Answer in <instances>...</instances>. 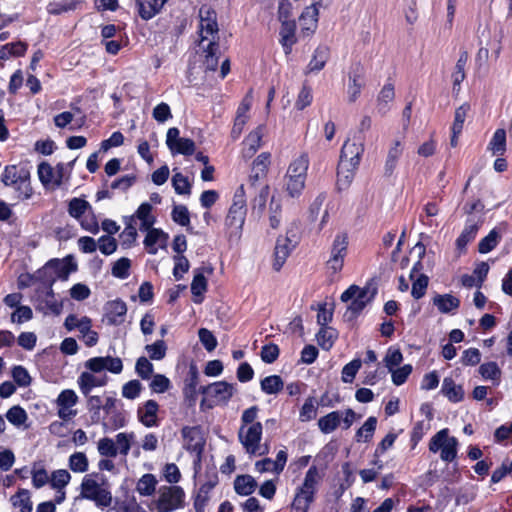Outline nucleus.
<instances>
[{"label": "nucleus", "mask_w": 512, "mask_h": 512, "mask_svg": "<svg viewBox=\"0 0 512 512\" xmlns=\"http://www.w3.org/2000/svg\"><path fill=\"white\" fill-rule=\"evenodd\" d=\"M247 200L244 185L234 192L232 204L225 217V228L230 238H240L247 215Z\"/></svg>", "instance_id": "1"}, {"label": "nucleus", "mask_w": 512, "mask_h": 512, "mask_svg": "<svg viewBox=\"0 0 512 512\" xmlns=\"http://www.w3.org/2000/svg\"><path fill=\"white\" fill-rule=\"evenodd\" d=\"M319 473L315 465H312L306 472L304 481L296 491L292 501V508L296 511L308 512L311 504L315 501Z\"/></svg>", "instance_id": "2"}, {"label": "nucleus", "mask_w": 512, "mask_h": 512, "mask_svg": "<svg viewBox=\"0 0 512 512\" xmlns=\"http://www.w3.org/2000/svg\"><path fill=\"white\" fill-rule=\"evenodd\" d=\"M458 440L449 436V429L438 431L429 441V450L436 453L440 450V458L445 462H453L457 458Z\"/></svg>", "instance_id": "3"}, {"label": "nucleus", "mask_w": 512, "mask_h": 512, "mask_svg": "<svg viewBox=\"0 0 512 512\" xmlns=\"http://www.w3.org/2000/svg\"><path fill=\"white\" fill-rule=\"evenodd\" d=\"M348 234L341 232L336 234L330 249V257L325 266L330 277L340 273L344 267L345 258L348 254Z\"/></svg>", "instance_id": "4"}, {"label": "nucleus", "mask_w": 512, "mask_h": 512, "mask_svg": "<svg viewBox=\"0 0 512 512\" xmlns=\"http://www.w3.org/2000/svg\"><path fill=\"white\" fill-rule=\"evenodd\" d=\"M177 127H171L167 131L166 145L173 154L191 156L195 153V142L190 138H181Z\"/></svg>", "instance_id": "5"}, {"label": "nucleus", "mask_w": 512, "mask_h": 512, "mask_svg": "<svg viewBox=\"0 0 512 512\" xmlns=\"http://www.w3.org/2000/svg\"><path fill=\"white\" fill-rule=\"evenodd\" d=\"M181 434L185 440V449L190 453H195L197 460H201V456L205 447V438L203 436L202 427L197 426H184L181 429Z\"/></svg>", "instance_id": "6"}, {"label": "nucleus", "mask_w": 512, "mask_h": 512, "mask_svg": "<svg viewBox=\"0 0 512 512\" xmlns=\"http://www.w3.org/2000/svg\"><path fill=\"white\" fill-rule=\"evenodd\" d=\"M185 493L180 486H170L157 500L158 512H171L183 506Z\"/></svg>", "instance_id": "7"}, {"label": "nucleus", "mask_w": 512, "mask_h": 512, "mask_svg": "<svg viewBox=\"0 0 512 512\" xmlns=\"http://www.w3.org/2000/svg\"><path fill=\"white\" fill-rule=\"evenodd\" d=\"M205 477L207 480L201 484L193 497V506L196 512H205V508L210 501V493L219 482L218 473L215 470L207 471Z\"/></svg>", "instance_id": "8"}, {"label": "nucleus", "mask_w": 512, "mask_h": 512, "mask_svg": "<svg viewBox=\"0 0 512 512\" xmlns=\"http://www.w3.org/2000/svg\"><path fill=\"white\" fill-rule=\"evenodd\" d=\"M244 429L245 428L243 426L239 429V441L247 453L254 455L260 448L263 431L262 424L260 422H256L250 425L245 432Z\"/></svg>", "instance_id": "9"}, {"label": "nucleus", "mask_w": 512, "mask_h": 512, "mask_svg": "<svg viewBox=\"0 0 512 512\" xmlns=\"http://www.w3.org/2000/svg\"><path fill=\"white\" fill-rule=\"evenodd\" d=\"M292 232V230H287L286 236H279L276 240L274 249V261L272 266L273 269L277 272L281 270L291 251L297 244L296 241L293 242L290 238V234Z\"/></svg>", "instance_id": "10"}, {"label": "nucleus", "mask_w": 512, "mask_h": 512, "mask_svg": "<svg viewBox=\"0 0 512 512\" xmlns=\"http://www.w3.org/2000/svg\"><path fill=\"white\" fill-rule=\"evenodd\" d=\"M199 384V372L195 365H191L184 380L182 389L185 403L192 407L196 404L198 398L197 386Z\"/></svg>", "instance_id": "11"}, {"label": "nucleus", "mask_w": 512, "mask_h": 512, "mask_svg": "<svg viewBox=\"0 0 512 512\" xmlns=\"http://www.w3.org/2000/svg\"><path fill=\"white\" fill-rule=\"evenodd\" d=\"M480 225L481 223L476 222L473 218L466 219L464 229L455 241L456 249L460 255L467 252V245L476 238Z\"/></svg>", "instance_id": "12"}, {"label": "nucleus", "mask_w": 512, "mask_h": 512, "mask_svg": "<svg viewBox=\"0 0 512 512\" xmlns=\"http://www.w3.org/2000/svg\"><path fill=\"white\" fill-rule=\"evenodd\" d=\"M126 313L127 305L120 298L108 301L105 305V318L109 325L118 326L124 323Z\"/></svg>", "instance_id": "13"}, {"label": "nucleus", "mask_w": 512, "mask_h": 512, "mask_svg": "<svg viewBox=\"0 0 512 512\" xmlns=\"http://www.w3.org/2000/svg\"><path fill=\"white\" fill-rule=\"evenodd\" d=\"M296 21H283L281 22L279 31V43L281 44L285 55H290L293 51V46L297 43L296 36Z\"/></svg>", "instance_id": "14"}, {"label": "nucleus", "mask_w": 512, "mask_h": 512, "mask_svg": "<svg viewBox=\"0 0 512 512\" xmlns=\"http://www.w3.org/2000/svg\"><path fill=\"white\" fill-rule=\"evenodd\" d=\"M263 131L264 126L259 125L245 137L242 143V157L245 160L251 159L261 147Z\"/></svg>", "instance_id": "15"}, {"label": "nucleus", "mask_w": 512, "mask_h": 512, "mask_svg": "<svg viewBox=\"0 0 512 512\" xmlns=\"http://www.w3.org/2000/svg\"><path fill=\"white\" fill-rule=\"evenodd\" d=\"M363 152L364 147L361 143L357 144L346 140L341 148L339 163H343L344 161L346 164H352L353 167H358Z\"/></svg>", "instance_id": "16"}, {"label": "nucleus", "mask_w": 512, "mask_h": 512, "mask_svg": "<svg viewBox=\"0 0 512 512\" xmlns=\"http://www.w3.org/2000/svg\"><path fill=\"white\" fill-rule=\"evenodd\" d=\"M301 34L310 37L314 34L318 23V8L316 5L306 7L299 17Z\"/></svg>", "instance_id": "17"}, {"label": "nucleus", "mask_w": 512, "mask_h": 512, "mask_svg": "<svg viewBox=\"0 0 512 512\" xmlns=\"http://www.w3.org/2000/svg\"><path fill=\"white\" fill-rule=\"evenodd\" d=\"M199 28L201 42L208 39L209 36L212 37L211 40H219L217 15L214 10H207L206 16L201 17Z\"/></svg>", "instance_id": "18"}, {"label": "nucleus", "mask_w": 512, "mask_h": 512, "mask_svg": "<svg viewBox=\"0 0 512 512\" xmlns=\"http://www.w3.org/2000/svg\"><path fill=\"white\" fill-rule=\"evenodd\" d=\"M330 58V49L326 45H319L315 48L312 57L306 67L305 74L317 73L324 69Z\"/></svg>", "instance_id": "19"}, {"label": "nucleus", "mask_w": 512, "mask_h": 512, "mask_svg": "<svg viewBox=\"0 0 512 512\" xmlns=\"http://www.w3.org/2000/svg\"><path fill=\"white\" fill-rule=\"evenodd\" d=\"M167 1L168 0H135V6L140 18L148 21L160 13Z\"/></svg>", "instance_id": "20"}, {"label": "nucleus", "mask_w": 512, "mask_h": 512, "mask_svg": "<svg viewBox=\"0 0 512 512\" xmlns=\"http://www.w3.org/2000/svg\"><path fill=\"white\" fill-rule=\"evenodd\" d=\"M147 234L144 238V246L147 252L151 255H155L158 252V247H156L157 243H160V247H166V243L168 240V234L159 228H153L146 230Z\"/></svg>", "instance_id": "21"}, {"label": "nucleus", "mask_w": 512, "mask_h": 512, "mask_svg": "<svg viewBox=\"0 0 512 512\" xmlns=\"http://www.w3.org/2000/svg\"><path fill=\"white\" fill-rule=\"evenodd\" d=\"M159 405L155 400H147L137 409L138 420L146 427L157 426V412Z\"/></svg>", "instance_id": "22"}, {"label": "nucleus", "mask_w": 512, "mask_h": 512, "mask_svg": "<svg viewBox=\"0 0 512 512\" xmlns=\"http://www.w3.org/2000/svg\"><path fill=\"white\" fill-rule=\"evenodd\" d=\"M358 167H353L352 164L338 163L337 166V181H336V189L338 192H342L347 190L352 184L355 172Z\"/></svg>", "instance_id": "23"}, {"label": "nucleus", "mask_w": 512, "mask_h": 512, "mask_svg": "<svg viewBox=\"0 0 512 512\" xmlns=\"http://www.w3.org/2000/svg\"><path fill=\"white\" fill-rule=\"evenodd\" d=\"M49 266L53 270L54 276L57 279L67 280L70 273L77 270V264L71 257H66L63 261L55 258L48 261Z\"/></svg>", "instance_id": "24"}, {"label": "nucleus", "mask_w": 512, "mask_h": 512, "mask_svg": "<svg viewBox=\"0 0 512 512\" xmlns=\"http://www.w3.org/2000/svg\"><path fill=\"white\" fill-rule=\"evenodd\" d=\"M432 303L442 314L454 313L460 307V299L452 294H436Z\"/></svg>", "instance_id": "25"}, {"label": "nucleus", "mask_w": 512, "mask_h": 512, "mask_svg": "<svg viewBox=\"0 0 512 512\" xmlns=\"http://www.w3.org/2000/svg\"><path fill=\"white\" fill-rule=\"evenodd\" d=\"M107 381L108 378L106 375L96 377L90 372H82L78 378L79 388L84 396H88L95 387L105 386Z\"/></svg>", "instance_id": "26"}, {"label": "nucleus", "mask_w": 512, "mask_h": 512, "mask_svg": "<svg viewBox=\"0 0 512 512\" xmlns=\"http://www.w3.org/2000/svg\"><path fill=\"white\" fill-rule=\"evenodd\" d=\"M235 387L226 381H217L212 384L211 396L217 400V404L227 405L233 397Z\"/></svg>", "instance_id": "27"}, {"label": "nucleus", "mask_w": 512, "mask_h": 512, "mask_svg": "<svg viewBox=\"0 0 512 512\" xmlns=\"http://www.w3.org/2000/svg\"><path fill=\"white\" fill-rule=\"evenodd\" d=\"M208 282L203 273V269H197L195 271L192 283L191 293L193 295V302L200 304L204 300V293L207 291Z\"/></svg>", "instance_id": "28"}, {"label": "nucleus", "mask_w": 512, "mask_h": 512, "mask_svg": "<svg viewBox=\"0 0 512 512\" xmlns=\"http://www.w3.org/2000/svg\"><path fill=\"white\" fill-rule=\"evenodd\" d=\"M441 393L452 403H458L464 399L463 387L457 385L451 377L444 378Z\"/></svg>", "instance_id": "29"}, {"label": "nucleus", "mask_w": 512, "mask_h": 512, "mask_svg": "<svg viewBox=\"0 0 512 512\" xmlns=\"http://www.w3.org/2000/svg\"><path fill=\"white\" fill-rule=\"evenodd\" d=\"M469 59V54L466 50H461L459 54V58L454 67V71L452 72L451 78L453 82V91L460 90V85L466 78L465 67L467 65Z\"/></svg>", "instance_id": "30"}, {"label": "nucleus", "mask_w": 512, "mask_h": 512, "mask_svg": "<svg viewBox=\"0 0 512 512\" xmlns=\"http://www.w3.org/2000/svg\"><path fill=\"white\" fill-rule=\"evenodd\" d=\"M30 178L31 175L29 173L25 175V177H20L18 181L8 185L14 189L16 193V199L18 201L23 202L32 198L34 190L31 186Z\"/></svg>", "instance_id": "31"}, {"label": "nucleus", "mask_w": 512, "mask_h": 512, "mask_svg": "<svg viewBox=\"0 0 512 512\" xmlns=\"http://www.w3.org/2000/svg\"><path fill=\"white\" fill-rule=\"evenodd\" d=\"M219 41L210 40L204 49L205 57L203 66L206 71H216L219 64Z\"/></svg>", "instance_id": "32"}, {"label": "nucleus", "mask_w": 512, "mask_h": 512, "mask_svg": "<svg viewBox=\"0 0 512 512\" xmlns=\"http://www.w3.org/2000/svg\"><path fill=\"white\" fill-rule=\"evenodd\" d=\"M257 488V482L251 475H237L234 480V490L240 496H249Z\"/></svg>", "instance_id": "33"}, {"label": "nucleus", "mask_w": 512, "mask_h": 512, "mask_svg": "<svg viewBox=\"0 0 512 512\" xmlns=\"http://www.w3.org/2000/svg\"><path fill=\"white\" fill-rule=\"evenodd\" d=\"M153 207L148 202L139 205L135 217L140 220V230H148L156 223V216L152 214Z\"/></svg>", "instance_id": "34"}, {"label": "nucleus", "mask_w": 512, "mask_h": 512, "mask_svg": "<svg viewBox=\"0 0 512 512\" xmlns=\"http://www.w3.org/2000/svg\"><path fill=\"white\" fill-rule=\"evenodd\" d=\"M403 153V146L401 141L395 140L393 145L390 147L385 166H384V173L386 176H391L398 164V160L400 159L401 155Z\"/></svg>", "instance_id": "35"}, {"label": "nucleus", "mask_w": 512, "mask_h": 512, "mask_svg": "<svg viewBox=\"0 0 512 512\" xmlns=\"http://www.w3.org/2000/svg\"><path fill=\"white\" fill-rule=\"evenodd\" d=\"M342 421V412L332 411L318 420V427L324 434H330L338 428Z\"/></svg>", "instance_id": "36"}, {"label": "nucleus", "mask_w": 512, "mask_h": 512, "mask_svg": "<svg viewBox=\"0 0 512 512\" xmlns=\"http://www.w3.org/2000/svg\"><path fill=\"white\" fill-rule=\"evenodd\" d=\"M30 171L28 168L20 165H7L4 167V170L1 174V181L5 186L12 184L21 177H25V175L29 174Z\"/></svg>", "instance_id": "37"}, {"label": "nucleus", "mask_w": 512, "mask_h": 512, "mask_svg": "<svg viewBox=\"0 0 512 512\" xmlns=\"http://www.w3.org/2000/svg\"><path fill=\"white\" fill-rule=\"evenodd\" d=\"M82 0H61L60 2H49L46 6V11L50 15H61L63 13L74 11Z\"/></svg>", "instance_id": "38"}, {"label": "nucleus", "mask_w": 512, "mask_h": 512, "mask_svg": "<svg viewBox=\"0 0 512 512\" xmlns=\"http://www.w3.org/2000/svg\"><path fill=\"white\" fill-rule=\"evenodd\" d=\"M309 167V156L307 153H302L299 157L294 159L287 170V174L297 176L300 178H307V171Z\"/></svg>", "instance_id": "39"}, {"label": "nucleus", "mask_w": 512, "mask_h": 512, "mask_svg": "<svg viewBox=\"0 0 512 512\" xmlns=\"http://www.w3.org/2000/svg\"><path fill=\"white\" fill-rule=\"evenodd\" d=\"M395 97V89H394V85L392 83H386L378 97H377V108H378V111L379 113L381 114H386V112L389 110V106L388 104L393 101Z\"/></svg>", "instance_id": "40"}, {"label": "nucleus", "mask_w": 512, "mask_h": 512, "mask_svg": "<svg viewBox=\"0 0 512 512\" xmlns=\"http://www.w3.org/2000/svg\"><path fill=\"white\" fill-rule=\"evenodd\" d=\"M337 337V331L332 327H321L316 334L318 345L325 351L333 347Z\"/></svg>", "instance_id": "41"}, {"label": "nucleus", "mask_w": 512, "mask_h": 512, "mask_svg": "<svg viewBox=\"0 0 512 512\" xmlns=\"http://www.w3.org/2000/svg\"><path fill=\"white\" fill-rule=\"evenodd\" d=\"M285 179H286L285 191H286L287 195L290 198H298L302 194V192L305 188L306 180L303 177L300 178L297 176L289 175L287 173H286Z\"/></svg>", "instance_id": "42"}, {"label": "nucleus", "mask_w": 512, "mask_h": 512, "mask_svg": "<svg viewBox=\"0 0 512 512\" xmlns=\"http://www.w3.org/2000/svg\"><path fill=\"white\" fill-rule=\"evenodd\" d=\"M78 397L74 390L65 389L63 390L57 398V405L60 407L58 411V415L60 418L65 419L66 414L63 409H68L74 406L77 403Z\"/></svg>", "instance_id": "43"}, {"label": "nucleus", "mask_w": 512, "mask_h": 512, "mask_svg": "<svg viewBox=\"0 0 512 512\" xmlns=\"http://www.w3.org/2000/svg\"><path fill=\"white\" fill-rule=\"evenodd\" d=\"M489 149L494 155L503 156L506 152V131L503 128H498L494 132L490 142Z\"/></svg>", "instance_id": "44"}, {"label": "nucleus", "mask_w": 512, "mask_h": 512, "mask_svg": "<svg viewBox=\"0 0 512 512\" xmlns=\"http://www.w3.org/2000/svg\"><path fill=\"white\" fill-rule=\"evenodd\" d=\"M261 390L266 394H277L284 388V382L279 375H270L260 381Z\"/></svg>", "instance_id": "45"}, {"label": "nucleus", "mask_w": 512, "mask_h": 512, "mask_svg": "<svg viewBox=\"0 0 512 512\" xmlns=\"http://www.w3.org/2000/svg\"><path fill=\"white\" fill-rule=\"evenodd\" d=\"M501 240V235L496 228H493L488 235L482 238L478 243V251L481 254L491 252Z\"/></svg>", "instance_id": "46"}, {"label": "nucleus", "mask_w": 512, "mask_h": 512, "mask_svg": "<svg viewBox=\"0 0 512 512\" xmlns=\"http://www.w3.org/2000/svg\"><path fill=\"white\" fill-rule=\"evenodd\" d=\"M376 426L377 418L375 416L368 417L364 424L357 430L355 435L356 441L360 442L361 437H364V442H370L373 438Z\"/></svg>", "instance_id": "47"}, {"label": "nucleus", "mask_w": 512, "mask_h": 512, "mask_svg": "<svg viewBox=\"0 0 512 512\" xmlns=\"http://www.w3.org/2000/svg\"><path fill=\"white\" fill-rule=\"evenodd\" d=\"M157 479L153 474L146 473L138 481L136 490L142 496H151L156 489Z\"/></svg>", "instance_id": "48"}, {"label": "nucleus", "mask_w": 512, "mask_h": 512, "mask_svg": "<svg viewBox=\"0 0 512 512\" xmlns=\"http://www.w3.org/2000/svg\"><path fill=\"white\" fill-rule=\"evenodd\" d=\"M313 101V92L311 86L307 81H304L302 87L297 95L295 101V108L298 111H303L305 108L311 105Z\"/></svg>", "instance_id": "49"}, {"label": "nucleus", "mask_w": 512, "mask_h": 512, "mask_svg": "<svg viewBox=\"0 0 512 512\" xmlns=\"http://www.w3.org/2000/svg\"><path fill=\"white\" fill-rule=\"evenodd\" d=\"M479 373L482 378L492 380L498 385L501 379V369L498 364L494 361L486 362L480 365Z\"/></svg>", "instance_id": "50"}, {"label": "nucleus", "mask_w": 512, "mask_h": 512, "mask_svg": "<svg viewBox=\"0 0 512 512\" xmlns=\"http://www.w3.org/2000/svg\"><path fill=\"white\" fill-rule=\"evenodd\" d=\"M317 416L316 399L313 396L306 398L299 412V420L301 422H308L315 419Z\"/></svg>", "instance_id": "51"}, {"label": "nucleus", "mask_w": 512, "mask_h": 512, "mask_svg": "<svg viewBox=\"0 0 512 512\" xmlns=\"http://www.w3.org/2000/svg\"><path fill=\"white\" fill-rule=\"evenodd\" d=\"M361 79L362 75L358 72H353V74H350L349 76L348 98L351 103L355 102L361 94L363 87Z\"/></svg>", "instance_id": "52"}, {"label": "nucleus", "mask_w": 512, "mask_h": 512, "mask_svg": "<svg viewBox=\"0 0 512 512\" xmlns=\"http://www.w3.org/2000/svg\"><path fill=\"white\" fill-rule=\"evenodd\" d=\"M6 418L12 425L19 427L27 421L28 415L23 407L14 405L8 409Z\"/></svg>", "instance_id": "53"}, {"label": "nucleus", "mask_w": 512, "mask_h": 512, "mask_svg": "<svg viewBox=\"0 0 512 512\" xmlns=\"http://www.w3.org/2000/svg\"><path fill=\"white\" fill-rule=\"evenodd\" d=\"M88 459L83 452H75L69 457V468L73 472L83 473L88 470Z\"/></svg>", "instance_id": "54"}, {"label": "nucleus", "mask_w": 512, "mask_h": 512, "mask_svg": "<svg viewBox=\"0 0 512 512\" xmlns=\"http://www.w3.org/2000/svg\"><path fill=\"white\" fill-rule=\"evenodd\" d=\"M362 366V361L360 358H355L349 363H347L341 372V379L344 383H352L356 374Z\"/></svg>", "instance_id": "55"}, {"label": "nucleus", "mask_w": 512, "mask_h": 512, "mask_svg": "<svg viewBox=\"0 0 512 512\" xmlns=\"http://www.w3.org/2000/svg\"><path fill=\"white\" fill-rule=\"evenodd\" d=\"M131 260L126 257L118 259L112 266L111 273L119 279H126L130 275Z\"/></svg>", "instance_id": "56"}, {"label": "nucleus", "mask_w": 512, "mask_h": 512, "mask_svg": "<svg viewBox=\"0 0 512 512\" xmlns=\"http://www.w3.org/2000/svg\"><path fill=\"white\" fill-rule=\"evenodd\" d=\"M469 110L470 105L468 103L462 104L455 110L454 121L451 128L454 134H461Z\"/></svg>", "instance_id": "57"}, {"label": "nucleus", "mask_w": 512, "mask_h": 512, "mask_svg": "<svg viewBox=\"0 0 512 512\" xmlns=\"http://www.w3.org/2000/svg\"><path fill=\"white\" fill-rule=\"evenodd\" d=\"M89 207L88 201L75 197L69 201L68 213L71 217L79 219Z\"/></svg>", "instance_id": "58"}, {"label": "nucleus", "mask_w": 512, "mask_h": 512, "mask_svg": "<svg viewBox=\"0 0 512 512\" xmlns=\"http://www.w3.org/2000/svg\"><path fill=\"white\" fill-rule=\"evenodd\" d=\"M71 475L65 469L55 470L51 474L50 485L53 489L62 490L70 482Z\"/></svg>", "instance_id": "59"}, {"label": "nucleus", "mask_w": 512, "mask_h": 512, "mask_svg": "<svg viewBox=\"0 0 512 512\" xmlns=\"http://www.w3.org/2000/svg\"><path fill=\"white\" fill-rule=\"evenodd\" d=\"M172 186L175 192L179 195H190L191 193V184L188 177L184 176L180 172L173 175Z\"/></svg>", "instance_id": "60"}, {"label": "nucleus", "mask_w": 512, "mask_h": 512, "mask_svg": "<svg viewBox=\"0 0 512 512\" xmlns=\"http://www.w3.org/2000/svg\"><path fill=\"white\" fill-rule=\"evenodd\" d=\"M172 220L184 227L190 225V213L185 205H175L171 212Z\"/></svg>", "instance_id": "61"}, {"label": "nucleus", "mask_w": 512, "mask_h": 512, "mask_svg": "<svg viewBox=\"0 0 512 512\" xmlns=\"http://www.w3.org/2000/svg\"><path fill=\"white\" fill-rule=\"evenodd\" d=\"M367 292V289L363 288L359 294H357V296L351 301L350 305L348 306V311L351 313L350 318L357 317L365 308L367 303L365 300Z\"/></svg>", "instance_id": "62"}, {"label": "nucleus", "mask_w": 512, "mask_h": 512, "mask_svg": "<svg viewBox=\"0 0 512 512\" xmlns=\"http://www.w3.org/2000/svg\"><path fill=\"white\" fill-rule=\"evenodd\" d=\"M146 351L151 360H162L166 356L167 346L164 340H157L152 344L146 345Z\"/></svg>", "instance_id": "63"}, {"label": "nucleus", "mask_w": 512, "mask_h": 512, "mask_svg": "<svg viewBox=\"0 0 512 512\" xmlns=\"http://www.w3.org/2000/svg\"><path fill=\"white\" fill-rule=\"evenodd\" d=\"M198 337L201 344L208 352H212L216 349L218 341L216 336L207 328H200L198 330Z\"/></svg>", "instance_id": "64"}]
</instances>
